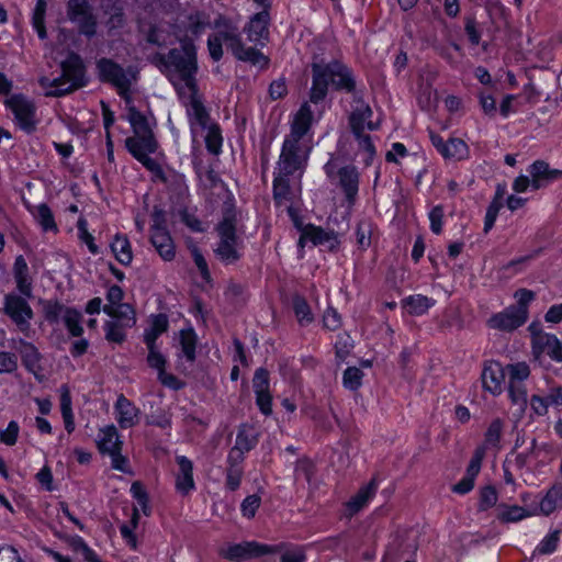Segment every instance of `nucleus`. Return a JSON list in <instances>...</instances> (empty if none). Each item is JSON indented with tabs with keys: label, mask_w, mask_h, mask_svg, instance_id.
<instances>
[{
	"label": "nucleus",
	"mask_w": 562,
	"mask_h": 562,
	"mask_svg": "<svg viewBox=\"0 0 562 562\" xmlns=\"http://www.w3.org/2000/svg\"><path fill=\"white\" fill-rule=\"evenodd\" d=\"M323 106L315 108L310 102L301 104L292 115L291 131L285 137L279 157L273 179V194L276 200L283 199L289 189L288 177L296 171H303L313 149V134L311 127L318 122Z\"/></svg>",
	"instance_id": "f257e3e1"
},
{
	"label": "nucleus",
	"mask_w": 562,
	"mask_h": 562,
	"mask_svg": "<svg viewBox=\"0 0 562 562\" xmlns=\"http://www.w3.org/2000/svg\"><path fill=\"white\" fill-rule=\"evenodd\" d=\"M215 29L216 32L207 38L209 53L214 60L222 58L223 44H226L237 59L248 61L260 69L269 67V58L266 55L254 47L244 46L238 27L231 21L220 19L215 21Z\"/></svg>",
	"instance_id": "f03ea898"
},
{
	"label": "nucleus",
	"mask_w": 562,
	"mask_h": 562,
	"mask_svg": "<svg viewBox=\"0 0 562 562\" xmlns=\"http://www.w3.org/2000/svg\"><path fill=\"white\" fill-rule=\"evenodd\" d=\"M101 80L111 82L119 94L125 100L127 121L134 134H144L151 131L146 117L133 104V94L136 92V72H100Z\"/></svg>",
	"instance_id": "7ed1b4c3"
},
{
	"label": "nucleus",
	"mask_w": 562,
	"mask_h": 562,
	"mask_svg": "<svg viewBox=\"0 0 562 562\" xmlns=\"http://www.w3.org/2000/svg\"><path fill=\"white\" fill-rule=\"evenodd\" d=\"M217 234L218 243L214 249L216 257L224 263H234L241 256L243 243L236 234L235 211L231 204L217 226Z\"/></svg>",
	"instance_id": "20e7f679"
},
{
	"label": "nucleus",
	"mask_w": 562,
	"mask_h": 562,
	"mask_svg": "<svg viewBox=\"0 0 562 562\" xmlns=\"http://www.w3.org/2000/svg\"><path fill=\"white\" fill-rule=\"evenodd\" d=\"M329 181L344 194L347 206L351 207L358 196L359 172L353 166H342L338 157L331 156L324 166Z\"/></svg>",
	"instance_id": "39448f33"
},
{
	"label": "nucleus",
	"mask_w": 562,
	"mask_h": 562,
	"mask_svg": "<svg viewBox=\"0 0 562 562\" xmlns=\"http://www.w3.org/2000/svg\"><path fill=\"white\" fill-rule=\"evenodd\" d=\"M355 88L356 82L351 72H315L307 102L315 108L322 106L321 102L329 90L351 92Z\"/></svg>",
	"instance_id": "423d86ee"
},
{
	"label": "nucleus",
	"mask_w": 562,
	"mask_h": 562,
	"mask_svg": "<svg viewBox=\"0 0 562 562\" xmlns=\"http://www.w3.org/2000/svg\"><path fill=\"white\" fill-rule=\"evenodd\" d=\"M125 146L130 154L138 160L147 170L159 175L161 172L160 164L157 158L151 157L158 150V143L151 131L144 134H134L127 137Z\"/></svg>",
	"instance_id": "0eeeda50"
},
{
	"label": "nucleus",
	"mask_w": 562,
	"mask_h": 562,
	"mask_svg": "<svg viewBox=\"0 0 562 562\" xmlns=\"http://www.w3.org/2000/svg\"><path fill=\"white\" fill-rule=\"evenodd\" d=\"M86 72H44L38 82L47 97H58L86 86Z\"/></svg>",
	"instance_id": "6e6552de"
},
{
	"label": "nucleus",
	"mask_w": 562,
	"mask_h": 562,
	"mask_svg": "<svg viewBox=\"0 0 562 562\" xmlns=\"http://www.w3.org/2000/svg\"><path fill=\"white\" fill-rule=\"evenodd\" d=\"M4 103L13 114L14 123L19 128L27 134L36 130L40 119L36 104L32 99L18 93L7 98Z\"/></svg>",
	"instance_id": "1a4fd4ad"
},
{
	"label": "nucleus",
	"mask_w": 562,
	"mask_h": 562,
	"mask_svg": "<svg viewBox=\"0 0 562 562\" xmlns=\"http://www.w3.org/2000/svg\"><path fill=\"white\" fill-rule=\"evenodd\" d=\"M154 66L173 70H196L195 47L190 42H184L179 48L169 50L167 55L158 54L153 59Z\"/></svg>",
	"instance_id": "9d476101"
},
{
	"label": "nucleus",
	"mask_w": 562,
	"mask_h": 562,
	"mask_svg": "<svg viewBox=\"0 0 562 562\" xmlns=\"http://www.w3.org/2000/svg\"><path fill=\"white\" fill-rule=\"evenodd\" d=\"M530 375V368L526 362H516L507 366L506 381L510 402L525 408L528 402V391L525 382Z\"/></svg>",
	"instance_id": "9b49d317"
},
{
	"label": "nucleus",
	"mask_w": 562,
	"mask_h": 562,
	"mask_svg": "<svg viewBox=\"0 0 562 562\" xmlns=\"http://www.w3.org/2000/svg\"><path fill=\"white\" fill-rule=\"evenodd\" d=\"M97 446L101 453L110 456L115 470L127 471V460L121 454L122 441L115 426L109 425L99 430Z\"/></svg>",
	"instance_id": "f8f14e48"
},
{
	"label": "nucleus",
	"mask_w": 562,
	"mask_h": 562,
	"mask_svg": "<svg viewBox=\"0 0 562 562\" xmlns=\"http://www.w3.org/2000/svg\"><path fill=\"white\" fill-rule=\"evenodd\" d=\"M108 304L104 305L103 312L110 317H116L122 322L123 326L135 325V312L130 304L121 303L123 300V290L117 285H112L106 292Z\"/></svg>",
	"instance_id": "ddd939ff"
},
{
	"label": "nucleus",
	"mask_w": 562,
	"mask_h": 562,
	"mask_svg": "<svg viewBox=\"0 0 562 562\" xmlns=\"http://www.w3.org/2000/svg\"><path fill=\"white\" fill-rule=\"evenodd\" d=\"M4 312L21 331L29 330L30 322L33 318V311L26 297H22L15 293L5 295Z\"/></svg>",
	"instance_id": "4468645a"
},
{
	"label": "nucleus",
	"mask_w": 562,
	"mask_h": 562,
	"mask_svg": "<svg viewBox=\"0 0 562 562\" xmlns=\"http://www.w3.org/2000/svg\"><path fill=\"white\" fill-rule=\"evenodd\" d=\"M506 373L507 366L494 360L485 362L481 374L483 390L493 396L501 395L505 389Z\"/></svg>",
	"instance_id": "2eb2a0df"
},
{
	"label": "nucleus",
	"mask_w": 562,
	"mask_h": 562,
	"mask_svg": "<svg viewBox=\"0 0 562 562\" xmlns=\"http://www.w3.org/2000/svg\"><path fill=\"white\" fill-rule=\"evenodd\" d=\"M277 552V547L256 541L229 544L222 550V555L228 560L240 561L252 557H261Z\"/></svg>",
	"instance_id": "dca6fc26"
},
{
	"label": "nucleus",
	"mask_w": 562,
	"mask_h": 562,
	"mask_svg": "<svg viewBox=\"0 0 562 562\" xmlns=\"http://www.w3.org/2000/svg\"><path fill=\"white\" fill-rule=\"evenodd\" d=\"M372 115L373 112L371 108L360 98H355L352 110L349 115V125L352 135L378 130L380 127V121H372Z\"/></svg>",
	"instance_id": "f3484780"
},
{
	"label": "nucleus",
	"mask_w": 562,
	"mask_h": 562,
	"mask_svg": "<svg viewBox=\"0 0 562 562\" xmlns=\"http://www.w3.org/2000/svg\"><path fill=\"white\" fill-rule=\"evenodd\" d=\"M430 140L445 159L459 161L470 157V148L461 138L451 137L445 140L441 136L431 133Z\"/></svg>",
	"instance_id": "a211bd4d"
},
{
	"label": "nucleus",
	"mask_w": 562,
	"mask_h": 562,
	"mask_svg": "<svg viewBox=\"0 0 562 562\" xmlns=\"http://www.w3.org/2000/svg\"><path fill=\"white\" fill-rule=\"evenodd\" d=\"M532 352L537 360L543 356L550 357L557 362L562 361V344L557 336L548 333H533Z\"/></svg>",
	"instance_id": "6ab92c4d"
},
{
	"label": "nucleus",
	"mask_w": 562,
	"mask_h": 562,
	"mask_svg": "<svg viewBox=\"0 0 562 562\" xmlns=\"http://www.w3.org/2000/svg\"><path fill=\"white\" fill-rule=\"evenodd\" d=\"M187 109L192 137L195 138L210 123L209 113L202 102L201 95L182 102Z\"/></svg>",
	"instance_id": "aec40b11"
},
{
	"label": "nucleus",
	"mask_w": 562,
	"mask_h": 562,
	"mask_svg": "<svg viewBox=\"0 0 562 562\" xmlns=\"http://www.w3.org/2000/svg\"><path fill=\"white\" fill-rule=\"evenodd\" d=\"M151 243L165 260H171L175 257V245L172 238L162 225L160 214L158 213L155 214L151 229Z\"/></svg>",
	"instance_id": "412c9836"
},
{
	"label": "nucleus",
	"mask_w": 562,
	"mask_h": 562,
	"mask_svg": "<svg viewBox=\"0 0 562 562\" xmlns=\"http://www.w3.org/2000/svg\"><path fill=\"white\" fill-rule=\"evenodd\" d=\"M527 318L524 310L518 311L514 306H509L503 312L493 315L488 319V326L494 329L510 331L525 324Z\"/></svg>",
	"instance_id": "4be33fe9"
},
{
	"label": "nucleus",
	"mask_w": 562,
	"mask_h": 562,
	"mask_svg": "<svg viewBox=\"0 0 562 562\" xmlns=\"http://www.w3.org/2000/svg\"><path fill=\"white\" fill-rule=\"evenodd\" d=\"M167 75L181 102L200 95L193 72H167Z\"/></svg>",
	"instance_id": "5701e85b"
},
{
	"label": "nucleus",
	"mask_w": 562,
	"mask_h": 562,
	"mask_svg": "<svg viewBox=\"0 0 562 562\" xmlns=\"http://www.w3.org/2000/svg\"><path fill=\"white\" fill-rule=\"evenodd\" d=\"M269 22L270 15L266 9L252 15L244 29L248 40L255 44L263 45L269 38Z\"/></svg>",
	"instance_id": "b1692460"
},
{
	"label": "nucleus",
	"mask_w": 562,
	"mask_h": 562,
	"mask_svg": "<svg viewBox=\"0 0 562 562\" xmlns=\"http://www.w3.org/2000/svg\"><path fill=\"white\" fill-rule=\"evenodd\" d=\"M528 172L531 177L532 190L543 188L552 181L562 178L561 170L550 168V166L543 160H537L531 164L528 168Z\"/></svg>",
	"instance_id": "393cba45"
},
{
	"label": "nucleus",
	"mask_w": 562,
	"mask_h": 562,
	"mask_svg": "<svg viewBox=\"0 0 562 562\" xmlns=\"http://www.w3.org/2000/svg\"><path fill=\"white\" fill-rule=\"evenodd\" d=\"M351 148L353 150V158L364 166H370L376 155L373 139L366 132L353 135Z\"/></svg>",
	"instance_id": "a878e982"
},
{
	"label": "nucleus",
	"mask_w": 562,
	"mask_h": 562,
	"mask_svg": "<svg viewBox=\"0 0 562 562\" xmlns=\"http://www.w3.org/2000/svg\"><path fill=\"white\" fill-rule=\"evenodd\" d=\"M307 243L325 246L329 249H333L337 246L338 239L333 232H327L321 227L310 225L303 229L299 239V245L301 247H304Z\"/></svg>",
	"instance_id": "bb28decb"
},
{
	"label": "nucleus",
	"mask_w": 562,
	"mask_h": 562,
	"mask_svg": "<svg viewBox=\"0 0 562 562\" xmlns=\"http://www.w3.org/2000/svg\"><path fill=\"white\" fill-rule=\"evenodd\" d=\"M378 490V484L374 480L370 481L368 484L363 485L356 495H353L346 504V514L348 516H353L364 507L369 505V503L373 499Z\"/></svg>",
	"instance_id": "cd10ccee"
},
{
	"label": "nucleus",
	"mask_w": 562,
	"mask_h": 562,
	"mask_svg": "<svg viewBox=\"0 0 562 562\" xmlns=\"http://www.w3.org/2000/svg\"><path fill=\"white\" fill-rule=\"evenodd\" d=\"M115 416L122 428H131L138 423L139 411L124 395H120L115 403Z\"/></svg>",
	"instance_id": "c85d7f7f"
},
{
	"label": "nucleus",
	"mask_w": 562,
	"mask_h": 562,
	"mask_svg": "<svg viewBox=\"0 0 562 562\" xmlns=\"http://www.w3.org/2000/svg\"><path fill=\"white\" fill-rule=\"evenodd\" d=\"M176 461L179 467V472L176 476V488L181 494H188L195 487L193 480V464L191 460L184 456H178Z\"/></svg>",
	"instance_id": "c756f323"
},
{
	"label": "nucleus",
	"mask_w": 562,
	"mask_h": 562,
	"mask_svg": "<svg viewBox=\"0 0 562 562\" xmlns=\"http://www.w3.org/2000/svg\"><path fill=\"white\" fill-rule=\"evenodd\" d=\"M562 504V484L554 485L544 494L537 505H531L537 515H550Z\"/></svg>",
	"instance_id": "7c9ffc66"
},
{
	"label": "nucleus",
	"mask_w": 562,
	"mask_h": 562,
	"mask_svg": "<svg viewBox=\"0 0 562 562\" xmlns=\"http://www.w3.org/2000/svg\"><path fill=\"white\" fill-rule=\"evenodd\" d=\"M536 516V512L532 510V506H518V505H501L498 517L501 520L506 522H516L527 517Z\"/></svg>",
	"instance_id": "2f4dec72"
},
{
	"label": "nucleus",
	"mask_w": 562,
	"mask_h": 562,
	"mask_svg": "<svg viewBox=\"0 0 562 562\" xmlns=\"http://www.w3.org/2000/svg\"><path fill=\"white\" fill-rule=\"evenodd\" d=\"M168 319L165 315H154L150 317L149 327L144 333V340L147 347H156V339L167 330Z\"/></svg>",
	"instance_id": "473e14b6"
},
{
	"label": "nucleus",
	"mask_w": 562,
	"mask_h": 562,
	"mask_svg": "<svg viewBox=\"0 0 562 562\" xmlns=\"http://www.w3.org/2000/svg\"><path fill=\"white\" fill-rule=\"evenodd\" d=\"M111 250L120 263L127 266L132 262L133 251L126 236L116 235L111 243Z\"/></svg>",
	"instance_id": "72a5a7b5"
},
{
	"label": "nucleus",
	"mask_w": 562,
	"mask_h": 562,
	"mask_svg": "<svg viewBox=\"0 0 562 562\" xmlns=\"http://www.w3.org/2000/svg\"><path fill=\"white\" fill-rule=\"evenodd\" d=\"M31 212L42 231L53 233L58 231L53 212L46 204L41 203L34 206Z\"/></svg>",
	"instance_id": "f704fd0d"
},
{
	"label": "nucleus",
	"mask_w": 562,
	"mask_h": 562,
	"mask_svg": "<svg viewBox=\"0 0 562 562\" xmlns=\"http://www.w3.org/2000/svg\"><path fill=\"white\" fill-rule=\"evenodd\" d=\"M21 353L25 368L37 379H41L43 368L41 366V355L37 349L31 344H25Z\"/></svg>",
	"instance_id": "c9c22d12"
},
{
	"label": "nucleus",
	"mask_w": 562,
	"mask_h": 562,
	"mask_svg": "<svg viewBox=\"0 0 562 562\" xmlns=\"http://www.w3.org/2000/svg\"><path fill=\"white\" fill-rule=\"evenodd\" d=\"M60 412L67 432L75 430V417L72 413V404L69 389L66 385L60 387Z\"/></svg>",
	"instance_id": "e433bc0d"
},
{
	"label": "nucleus",
	"mask_w": 562,
	"mask_h": 562,
	"mask_svg": "<svg viewBox=\"0 0 562 562\" xmlns=\"http://www.w3.org/2000/svg\"><path fill=\"white\" fill-rule=\"evenodd\" d=\"M434 304L435 301L432 299L422 294L411 295L403 300V306L412 315H423L434 306Z\"/></svg>",
	"instance_id": "4c0bfd02"
},
{
	"label": "nucleus",
	"mask_w": 562,
	"mask_h": 562,
	"mask_svg": "<svg viewBox=\"0 0 562 562\" xmlns=\"http://www.w3.org/2000/svg\"><path fill=\"white\" fill-rule=\"evenodd\" d=\"M346 66L330 53L314 54L312 70H345Z\"/></svg>",
	"instance_id": "58836bf2"
},
{
	"label": "nucleus",
	"mask_w": 562,
	"mask_h": 562,
	"mask_svg": "<svg viewBox=\"0 0 562 562\" xmlns=\"http://www.w3.org/2000/svg\"><path fill=\"white\" fill-rule=\"evenodd\" d=\"M138 519H139L138 508L134 507L133 515L131 518V524L122 525L120 527V532H121L122 538L124 539L125 543L133 550H135L137 548V538H136L134 530L137 527Z\"/></svg>",
	"instance_id": "ea45409f"
},
{
	"label": "nucleus",
	"mask_w": 562,
	"mask_h": 562,
	"mask_svg": "<svg viewBox=\"0 0 562 562\" xmlns=\"http://www.w3.org/2000/svg\"><path fill=\"white\" fill-rule=\"evenodd\" d=\"M203 132L206 133L204 138L207 150L214 155L220 154L223 143L220 127L214 124H209Z\"/></svg>",
	"instance_id": "a19ab883"
},
{
	"label": "nucleus",
	"mask_w": 562,
	"mask_h": 562,
	"mask_svg": "<svg viewBox=\"0 0 562 562\" xmlns=\"http://www.w3.org/2000/svg\"><path fill=\"white\" fill-rule=\"evenodd\" d=\"M195 342L196 337L192 329H183L180 331L181 351L188 361H193L195 358Z\"/></svg>",
	"instance_id": "79ce46f5"
},
{
	"label": "nucleus",
	"mask_w": 562,
	"mask_h": 562,
	"mask_svg": "<svg viewBox=\"0 0 562 562\" xmlns=\"http://www.w3.org/2000/svg\"><path fill=\"white\" fill-rule=\"evenodd\" d=\"M256 443L257 434L255 429L248 426L241 427L237 434L235 447H239L241 450L248 452L255 447Z\"/></svg>",
	"instance_id": "37998d69"
},
{
	"label": "nucleus",
	"mask_w": 562,
	"mask_h": 562,
	"mask_svg": "<svg viewBox=\"0 0 562 562\" xmlns=\"http://www.w3.org/2000/svg\"><path fill=\"white\" fill-rule=\"evenodd\" d=\"M560 541V532L558 530L549 532L536 547L533 554L547 555L553 553Z\"/></svg>",
	"instance_id": "c03bdc74"
},
{
	"label": "nucleus",
	"mask_w": 562,
	"mask_h": 562,
	"mask_svg": "<svg viewBox=\"0 0 562 562\" xmlns=\"http://www.w3.org/2000/svg\"><path fill=\"white\" fill-rule=\"evenodd\" d=\"M63 319L65 322V325H66L68 331L72 336H76V337L81 336V334L83 333V328L81 326V314L78 311L67 308L64 312Z\"/></svg>",
	"instance_id": "a18cd8bd"
},
{
	"label": "nucleus",
	"mask_w": 562,
	"mask_h": 562,
	"mask_svg": "<svg viewBox=\"0 0 562 562\" xmlns=\"http://www.w3.org/2000/svg\"><path fill=\"white\" fill-rule=\"evenodd\" d=\"M503 430V423L499 419H495L488 426L484 445L481 448H484V451L488 448H497Z\"/></svg>",
	"instance_id": "49530a36"
},
{
	"label": "nucleus",
	"mask_w": 562,
	"mask_h": 562,
	"mask_svg": "<svg viewBox=\"0 0 562 562\" xmlns=\"http://www.w3.org/2000/svg\"><path fill=\"white\" fill-rule=\"evenodd\" d=\"M69 543L71 549L77 553H80L86 561L101 562L98 554L86 543V541L81 537H72Z\"/></svg>",
	"instance_id": "de8ad7c7"
},
{
	"label": "nucleus",
	"mask_w": 562,
	"mask_h": 562,
	"mask_svg": "<svg viewBox=\"0 0 562 562\" xmlns=\"http://www.w3.org/2000/svg\"><path fill=\"white\" fill-rule=\"evenodd\" d=\"M112 321L106 323V338L113 342H122L125 339V329L132 326H123L122 322H119L116 317H111Z\"/></svg>",
	"instance_id": "09e8293b"
},
{
	"label": "nucleus",
	"mask_w": 562,
	"mask_h": 562,
	"mask_svg": "<svg viewBox=\"0 0 562 562\" xmlns=\"http://www.w3.org/2000/svg\"><path fill=\"white\" fill-rule=\"evenodd\" d=\"M363 372L356 367H349L345 370L342 383L346 389L357 390L361 386Z\"/></svg>",
	"instance_id": "8fccbe9b"
},
{
	"label": "nucleus",
	"mask_w": 562,
	"mask_h": 562,
	"mask_svg": "<svg viewBox=\"0 0 562 562\" xmlns=\"http://www.w3.org/2000/svg\"><path fill=\"white\" fill-rule=\"evenodd\" d=\"M90 7L87 0H69L67 5V14L70 21L79 20L90 13Z\"/></svg>",
	"instance_id": "3c124183"
},
{
	"label": "nucleus",
	"mask_w": 562,
	"mask_h": 562,
	"mask_svg": "<svg viewBox=\"0 0 562 562\" xmlns=\"http://www.w3.org/2000/svg\"><path fill=\"white\" fill-rule=\"evenodd\" d=\"M131 494L136 499L134 507L138 508V513L142 512L145 515L148 514V499L147 494L143 485L138 482H134L131 486Z\"/></svg>",
	"instance_id": "603ef678"
},
{
	"label": "nucleus",
	"mask_w": 562,
	"mask_h": 562,
	"mask_svg": "<svg viewBox=\"0 0 562 562\" xmlns=\"http://www.w3.org/2000/svg\"><path fill=\"white\" fill-rule=\"evenodd\" d=\"M72 22L77 23L80 33L88 37L93 36L97 32V21L91 12L80 16L79 20H74Z\"/></svg>",
	"instance_id": "864d4df0"
},
{
	"label": "nucleus",
	"mask_w": 562,
	"mask_h": 562,
	"mask_svg": "<svg viewBox=\"0 0 562 562\" xmlns=\"http://www.w3.org/2000/svg\"><path fill=\"white\" fill-rule=\"evenodd\" d=\"M514 297L516 300L515 308L518 311L525 312V315L528 317V305L533 301L535 293L527 289H519L515 292Z\"/></svg>",
	"instance_id": "5fc2aeb1"
},
{
	"label": "nucleus",
	"mask_w": 562,
	"mask_h": 562,
	"mask_svg": "<svg viewBox=\"0 0 562 562\" xmlns=\"http://www.w3.org/2000/svg\"><path fill=\"white\" fill-rule=\"evenodd\" d=\"M484 448H477L474 454L471 458V461L467 468L465 476L475 481L479 475L482 467V461L484 459Z\"/></svg>",
	"instance_id": "6e6d98bb"
},
{
	"label": "nucleus",
	"mask_w": 562,
	"mask_h": 562,
	"mask_svg": "<svg viewBox=\"0 0 562 562\" xmlns=\"http://www.w3.org/2000/svg\"><path fill=\"white\" fill-rule=\"evenodd\" d=\"M18 369V357L8 351H0V373L10 374Z\"/></svg>",
	"instance_id": "4d7b16f0"
},
{
	"label": "nucleus",
	"mask_w": 562,
	"mask_h": 562,
	"mask_svg": "<svg viewBox=\"0 0 562 562\" xmlns=\"http://www.w3.org/2000/svg\"><path fill=\"white\" fill-rule=\"evenodd\" d=\"M20 432L19 424L11 420L5 429L0 430V441L7 446H13Z\"/></svg>",
	"instance_id": "13d9d810"
},
{
	"label": "nucleus",
	"mask_w": 562,
	"mask_h": 562,
	"mask_svg": "<svg viewBox=\"0 0 562 562\" xmlns=\"http://www.w3.org/2000/svg\"><path fill=\"white\" fill-rule=\"evenodd\" d=\"M261 499L258 495L252 494L247 496L240 506V510L244 517L252 518L259 508Z\"/></svg>",
	"instance_id": "bf43d9fd"
},
{
	"label": "nucleus",
	"mask_w": 562,
	"mask_h": 562,
	"mask_svg": "<svg viewBox=\"0 0 562 562\" xmlns=\"http://www.w3.org/2000/svg\"><path fill=\"white\" fill-rule=\"evenodd\" d=\"M518 111V101L517 97L514 94H507L503 98L499 108L498 113L502 117L506 119L509 115L516 113Z\"/></svg>",
	"instance_id": "052dcab7"
},
{
	"label": "nucleus",
	"mask_w": 562,
	"mask_h": 562,
	"mask_svg": "<svg viewBox=\"0 0 562 562\" xmlns=\"http://www.w3.org/2000/svg\"><path fill=\"white\" fill-rule=\"evenodd\" d=\"M148 348V356H147V362L150 368L155 369L157 373H160V371L165 370L166 366V358L165 356L159 352V350L156 347H147Z\"/></svg>",
	"instance_id": "680f3d73"
},
{
	"label": "nucleus",
	"mask_w": 562,
	"mask_h": 562,
	"mask_svg": "<svg viewBox=\"0 0 562 562\" xmlns=\"http://www.w3.org/2000/svg\"><path fill=\"white\" fill-rule=\"evenodd\" d=\"M502 203L498 199H495L487 207L484 218V232L487 233L494 226V223L498 216Z\"/></svg>",
	"instance_id": "e2e57ef3"
},
{
	"label": "nucleus",
	"mask_w": 562,
	"mask_h": 562,
	"mask_svg": "<svg viewBox=\"0 0 562 562\" xmlns=\"http://www.w3.org/2000/svg\"><path fill=\"white\" fill-rule=\"evenodd\" d=\"M294 312L300 323H310L313 319L308 304L303 299L294 300Z\"/></svg>",
	"instance_id": "0e129e2a"
},
{
	"label": "nucleus",
	"mask_w": 562,
	"mask_h": 562,
	"mask_svg": "<svg viewBox=\"0 0 562 562\" xmlns=\"http://www.w3.org/2000/svg\"><path fill=\"white\" fill-rule=\"evenodd\" d=\"M497 502V493L495 488L486 486L480 493V508L486 510L493 507Z\"/></svg>",
	"instance_id": "69168bd1"
},
{
	"label": "nucleus",
	"mask_w": 562,
	"mask_h": 562,
	"mask_svg": "<svg viewBox=\"0 0 562 562\" xmlns=\"http://www.w3.org/2000/svg\"><path fill=\"white\" fill-rule=\"evenodd\" d=\"M480 104L483 112L490 116L494 117L498 113V108L496 106V100L493 95L481 92L480 95Z\"/></svg>",
	"instance_id": "338daca9"
},
{
	"label": "nucleus",
	"mask_w": 562,
	"mask_h": 562,
	"mask_svg": "<svg viewBox=\"0 0 562 562\" xmlns=\"http://www.w3.org/2000/svg\"><path fill=\"white\" fill-rule=\"evenodd\" d=\"M305 554L302 548L290 547L281 554V562H304Z\"/></svg>",
	"instance_id": "774afa93"
}]
</instances>
